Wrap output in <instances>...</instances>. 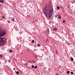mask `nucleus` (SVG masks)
<instances>
[{"instance_id":"nucleus-13","label":"nucleus","mask_w":75,"mask_h":75,"mask_svg":"<svg viewBox=\"0 0 75 75\" xmlns=\"http://www.w3.org/2000/svg\"><path fill=\"white\" fill-rule=\"evenodd\" d=\"M24 65H25L26 66H27L28 65V64L25 63L24 64Z\"/></svg>"},{"instance_id":"nucleus-15","label":"nucleus","mask_w":75,"mask_h":75,"mask_svg":"<svg viewBox=\"0 0 75 75\" xmlns=\"http://www.w3.org/2000/svg\"><path fill=\"white\" fill-rule=\"evenodd\" d=\"M67 74H69V73H70V71H67Z\"/></svg>"},{"instance_id":"nucleus-14","label":"nucleus","mask_w":75,"mask_h":75,"mask_svg":"<svg viewBox=\"0 0 75 75\" xmlns=\"http://www.w3.org/2000/svg\"><path fill=\"white\" fill-rule=\"evenodd\" d=\"M62 22L63 23H65V20H63Z\"/></svg>"},{"instance_id":"nucleus-33","label":"nucleus","mask_w":75,"mask_h":75,"mask_svg":"<svg viewBox=\"0 0 75 75\" xmlns=\"http://www.w3.org/2000/svg\"><path fill=\"white\" fill-rule=\"evenodd\" d=\"M13 69H14V70H15L16 69H15V68H14Z\"/></svg>"},{"instance_id":"nucleus-8","label":"nucleus","mask_w":75,"mask_h":75,"mask_svg":"<svg viewBox=\"0 0 75 75\" xmlns=\"http://www.w3.org/2000/svg\"><path fill=\"white\" fill-rule=\"evenodd\" d=\"M3 57V55L2 54H0V58H2Z\"/></svg>"},{"instance_id":"nucleus-37","label":"nucleus","mask_w":75,"mask_h":75,"mask_svg":"<svg viewBox=\"0 0 75 75\" xmlns=\"http://www.w3.org/2000/svg\"><path fill=\"white\" fill-rule=\"evenodd\" d=\"M0 63H1V62H0Z\"/></svg>"},{"instance_id":"nucleus-34","label":"nucleus","mask_w":75,"mask_h":75,"mask_svg":"<svg viewBox=\"0 0 75 75\" xmlns=\"http://www.w3.org/2000/svg\"><path fill=\"white\" fill-rule=\"evenodd\" d=\"M15 19V18H13V19Z\"/></svg>"},{"instance_id":"nucleus-35","label":"nucleus","mask_w":75,"mask_h":75,"mask_svg":"<svg viewBox=\"0 0 75 75\" xmlns=\"http://www.w3.org/2000/svg\"><path fill=\"white\" fill-rule=\"evenodd\" d=\"M0 7H1V5H0Z\"/></svg>"},{"instance_id":"nucleus-11","label":"nucleus","mask_w":75,"mask_h":75,"mask_svg":"<svg viewBox=\"0 0 75 75\" xmlns=\"http://www.w3.org/2000/svg\"><path fill=\"white\" fill-rule=\"evenodd\" d=\"M9 52H13V50H9Z\"/></svg>"},{"instance_id":"nucleus-17","label":"nucleus","mask_w":75,"mask_h":75,"mask_svg":"<svg viewBox=\"0 0 75 75\" xmlns=\"http://www.w3.org/2000/svg\"><path fill=\"white\" fill-rule=\"evenodd\" d=\"M32 43H34V40H32Z\"/></svg>"},{"instance_id":"nucleus-27","label":"nucleus","mask_w":75,"mask_h":75,"mask_svg":"<svg viewBox=\"0 0 75 75\" xmlns=\"http://www.w3.org/2000/svg\"><path fill=\"white\" fill-rule=\"evenodd\" d=\"M28 62H31V61H30V60H29L28 61Z\"/></svg>"},{"instance_id":"nucleus-2","label":"nucleus","mask_w":75,"mask_h":75,"mask_svg":"<svg viewBox=\"0 0 75 75\" xmlns=\"http://www.w3.org/2000/svg\"><path fill=\"white\" fill-rule=\"evenodd\" d=\"M6 33L4 31H3L2 29L0 28V45H3L6 42V38L1 37L2 36H4Z\"/></svg>"},{"instance_id":"nucleus-18","label":"nucleus","mask_w":75,"mask_h":75,"mask_svg":"<svg viewBox=\"0 0 75 75\" xmlns=\"http://www.w3.org/2000/svg\"><path fill=\"white\" fill-rule=\"evenodd\" d=\"M37 46H38V47H40V44H38Z\"/></svg>"},{"instance_id":"nucleus-9","label":"nucleus","mask_w":75,"mask_h":75,"mask_svg":"<svg viewBox=\"0 0 75 75\" xmlns=\"http://www.w3.org/2000/svg\"><path fill=\"white\" fill-rule=\"evenodd\" d=\"M37 66H35V67H34V69H37Z\"/></svg>"},{"instance_id":"nucleus-31","label":"nucleus","mask_w":75,"mask_h":75,"mask_svg":"<svg viewBox=\"0 0 75 75\" xmlns=\"http://www.w3.org/2000/svg\"><path fill=\"white\" fill-rule=\"evenodd\" d=\"M27 50H28V51H29V49H27Z\"/></svg>"},{"instance_id":"nucleus-1","label":"nucleus","mask_w":75,"mask_h":75,"mask_svg":"<svg viewBox=\"0 0 75 75\" xmlns=\"http://www.w3.org/2000/svg\"><path fill=\"white\" fill-rule=\"evenodd\" d=\"M51 9L49 8L46 7V8H45V10H43V13L46 17L49 20H52V16L51 15L54 13V10L52 6L51 7Z\"/></svg>"},{"instance_id":"nucleus-19","label":"nucleus","mask_w":75,"mask_h":75,"mask_svg":"<svg viewBox=\"0 0 75 75\" xmlns=\"http://www.w3.org/2000/svg\"><path fill=\"white\" fill-rule=\"evenodd\" d=\"M72 4H74V3H75V1H73L72 2Z\"/></svg>"},{"instance_id":"nucleus-16","label":"nucleus","mask_w":75,"mask_h":75,"mask_svg":"<svg viewBox=\"0 0 75 75\" xmlns=\"http://www.w3.org/2000/svg\"><path fill=\"white\" fill-rule=\"evenodd\" d=\"M35 58H37V57H38L37 55H35Z\"/></svg>"},{"instance_id":"nucleus-4","label":"nucleus","mask_w":75,"mask_h":75,"mask_svg":"<svg viewBox=\"0 0 75 75\" xmlns=\"http://www.w3.org/2000/svg\"><path fill=\"white\" fill-rule=\"evenodd\" d=\"M57 16H59L58 18H61V16H60V15H59V14H57Z\"/></svg>"},{"instance_id":"nucleus-30","label":"nucleus","mask_w":75,"mask_h":75,"mask_svg":"<svg viewBox=\"0 0 75 75\" xmlns=\"http://www.w3.org/2000/svg\"><path fill=\"white\" fill-rule=\"evenodd\" d=\"M11 20H13V21H14V20H13V19H11Z\"/></svg>"},{"instance_id":"nucleus-5","label":"nucleus","mask_w":75,"mask_h":75,"mask_svg":"<svg viewBox=\"0 0 75 75\" xmlns=\"http://www.w3.org/2000/svg\"><path fill=\"white\" fill-rule=\"evenodd\" d=\"M0 2L1 3H3L4 1H3V0H0Z\"/></svg>"},{"instance_id":"nucleus-22","label":"nucleus","mask_w":75,"mask_h":75,"mask_svg":"<svg viewBox=\"0 0 75 75\" xmlns=\"http://www.w3.org/2000/svg\"><path fill=\"white\" fill-rule=\"evenodd\" d=\"M32 68H34V66L32 65Z\"/></svg>"},{"instance_id":"nucleus-10","label":"nucleus","mask_w":75,"mask_h":75,"mask_svg":"<svg viewBox=\"0 0 75 75\" xmlns=\"http://www.w3.org/2000/svg\"><path fill=\"white\" fill-rule=\"evenodd\" d=\"M70 59H71V60L72 61H74V59L72 58H70Z\"/></svg>"},{"instance_id":"nucleus-26","label":"nucleus","mask_w":75,"mask_h":75,"mask_svg":"<svg viewBox=\"0 0 75 75\" xmlns=\"http://www.w3.org/2000/svg\"><path fill=\"white\" fill-rule=\"evenodd\" d=\"M20 54H21V55H23V53H21Z\"/></svg>"},{"instance_id":"nucleus-6","label":"nucleus","mask_w":75,"mask_h":75,"mask_svg":"<svg viewBox=\"0 0 75 75\" xmlns=\"http://www.w3.org/2000/svg\"><path fill=\"white\" fill-rule=\"evenodd\" d=\"M53 30H54V31H57V28H54L53 29Z\"/></svg>"},{"instance_id":"nucleus-7","label":"nucleus","mask_w":75,"mask_h":75,"mask_svg":"<svg viewBox=\"0 0 75 75\" xmlns=\"http://www.w3.org/2000/svg\"><path fill=\"white\" fill-rule=\"evenodd\" d=\"M59 8H60L59 7V6H57V10H59Z\"/></svg>"},{"instance_id":"nucleus-29","label":"nucleus","mask_w":75,"mask_h":75,"mask_svg":"<svg viewBox=\"0 0 75 75\" xmlns=\"http://www.w3.org/2000/svg\"><path fill=\"white\" fill-rule=\"evenodd\" d=\"M51 23V21H49V23Z\"/></svg>"},{"instance_id":"nucleus-25","label":"nucleus","mask_w":75,"mask_h":75,"mask_svg":"<svg viewBox=\"0 0 75 75\" xmlns=\"http://www.w3.org/2000/svg\"><path fill=\"white\" fill-rule=\"evenodd\" d=\"M55 17H56V18H57V15H56L55 16Z\"/></svg>"},{"instance_id":"nucleus-23","label":"nucleus","mask_w":75,"mask_h":75,"mask_svg":"<svg viewBox=\"0 0 75 75\" xmlns=\"http://www.w3.org/2000/svg\"><path fill=\"white\" fill-rule=\"evenodd\" d=\"M56 54H58V52H57V51H56Z\"/></svg>"},{"instance_id":"nucleus-12","label":"nucleus","mask_w":75,"mask_h":75,"mask_svg":"<svg viewBox=\"0 0 75 75\" xmlns=\"http://www.w3.org/2000/svg\"><path fill=\"white\" fill-rule=\"evenodd\" d=\"M16 73V74H19V72L18 71H17Z\"/></svg>"},{"instance_id":"nucleus-24","label":"nucleus","mask_w":75,"mask_h":75,"mask_svg":"<svg viewBox=\"0 0 75 75\" xmlns=\"http://www.w3.org/2000/svg\"><path fill=\"white\" fill-rule=\"evenodd\" d=\"M55 75H59V74H57V73H56V74H55Z\"/></svg>"},{"instance_id":"nucleus-3","label":"nucleus","mask_w":75,"mask_h":75,"mask_svg":"<svg viewBox=\"0 0 75 75\" xmlns=\"http://www.w3.org/2000/svg\"><path fill=\"white\" fill-rule=\"evenodd\" d=\"M49 33H50V30L48 28L47 29L46 34L48 35V34H49Z\"/></svg>"},{"instance_id":"nucleus-20","label":"nucleus","mask_w":75,"mask_h":75,"mask_svg":"<svg viewBox=\"0 0 75 75\" xmlns=\"http://www.w3.org/2000/svg\"><path fill=\"white\" fill-rule=\"evenodd\" d=\"M71 74H74V72H73L71 71Z\"/></svg>"},{"instance_id":"nucleus-28","label":"nucleus","mask_w":75,"mask_h":75,"mask_svg":"<svg viewBox=\"0 0 75 75\" xmlns=\"http://www.w3.org/2000/svg\"><path fill=\"white\" fill-rule=\"evenodd\" d=\"M2 18H4V16L2 17Z\"/></svg>"},{"instance_id":"nucleus-32","label":"nucleus","mask_w":75,"mask_h":75,"mask_svg":"<svg viewBox=\"0 0 75 75\" xmlns=\"http://www.w3.org/2000/svg\"><path fill=\"white\" fill-rule=\"evenodd\" d=\"M67 44H68V45H70L69 43H68Z\"/></svg>"},{"instance_id":"nucleus-21","label":"nucleus","mask_w":75,"mask_h":75,"mask_svg":"<svg viewBox=\"0 0 75 75\" xmlns=\"http://www.w3.org/2000/svg\"><path fill=\"white\" fill-rule=\"evenodd\" d=\"M8 23H10V21H7Z\"/></svg>"},{"instance_id":"nucleus-36","label":"nucleus","mask_w":75,"mask_h":75,"mask_svg":"<svg viewBox=\"0 0 75 75\" xmlns=\"http://www.w3.org/2000/svg\"><path fill=\"white\" fill-rule=\"evenodd\" d=\"M74 31H75V29L74 30Z\"/></svg>"}]
</instances>
